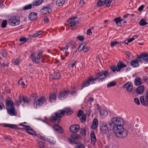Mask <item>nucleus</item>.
Instances as JSON below:
<instances>
[{
  "label": "nucleus",
  "mask_w": 148,
  "mask_h": 148,
  "mask_svg": "<svg viewBox=\"0 0 148 148\" xmlns=\"http://www.w3.org/2000/svg\"><path fill=\"white\" fill-rule=\"evenodd\" d=\"M20 23V21L16 16H12L9 20L8 23L12 26L18 25Z\"/></svg>",
  "instance_id": "7"
},
{
  "label": "nucleus",
  "mask_w": 148,
  "mask_h": 148,
  "mask_svg": "<svg viewBox=\"0 0 148 148\" xmlns=\"http://www.w3.org/2000/svg\"><path fill=\"white\" fill-rule=\"evenodd\" d=\"M38 100L39 102V104H40V105H41L42 103L46 101L45 98L43 97H42L39 99L38 98Z\"/></svg>",
  "instance_id": "35"
},
{
  "label": "nucleus",
  "mask_w": 148,
  "mask_h": 148,
  "mask_svg": "<svg viewBox=\"0 0 148 148\" xmlns=\"http://www.w3.org/2000/svg\"><path fill=\"white\" fill-rule=\"evenodd\" d=\"M37 17V13L31 12L29 16V19L32 21L35 20Z\"/></svg>",
  "instance_id": "24"
},
{
  "label": "nucleus",
  "mask_w": 148,
  "mask_h": 148,
  "mask_svg": "<svg viewBox=\"0 0 148 148\" xmlns=\"http://www.w3.org/2000/svg\"><path fill=\"white\" fill-rule=\"evenodd\" d=\"M53 128L55 131L59 133H61L63 131L62 128L58 125H55Z\"/></svg>",
  "instance_id": "26"
},
{
  "label": "nucleus",
  "mask_w": 148,
  "mask_h": 148,
  "mask_svg": "<svg viewBox=\"0 0 148 148\" xmlns=\"http://www.w3.org/2000/svg\"><path fill=\"white\" fill-rule=\"evenodd\" d=\"M32 7V5L31 4H29L24 6L23 7V9L24 10H27L31 8Z\"/></svg>",
  "instance_id": "47"
},
{
  "label": "nucleus",
  "mask_w": 148,
  "mask_h": 148,
  "mask_svg": "<svg viewBox=\"0 0 148 148\" xmlns=\"http://www.w3.org/2000/svg\"><path fill=\"white\" fill-rule=\"evenodd\" d=\"M65 1V0H56V5L58 6H61L64 4Z\"/></svg>",
  "instance_id": "32"
},
{
  "label": "nucleus",
  "mask_w": 148,
  "mask_h": 148,
  "mask_svg": "<svg viewBox=\"0 0 148 148\" xmlns=\"http://www.w3.org/2000/svg\"><path fill=\"white\" fill-rule=\"evenodd\" d=\"M79 19L76 17H74L72 18H70L67 20V22L70 24V27H72L71 29H74V27L77 26L78 23Z\"/></svg>",
  "instance_id": "3"
},
{
  "label": "nucleus",
  "mask_w": 148,
  "mask_h": 148,
  "mask_svg": "<svg viewBox=\"0 0 148 148\" xmlns=\"http://www.w3.org/2000/svg\"><path fill=\"white\" fill-rule=\"evenodd\" d=\"M86 115H85V114L83 115L82 116V117L80 119V120L81 122L82 123L86 121Z\"/></svg>",
  "instance_id": "45"
},
{
  "label": "nucleus",
  "mask_w": 148,
  "mask_h": 148,
  "mask_svg": "<svg viewBox=\"0 0 148 148\" xmlns=\"http://www.w3.org/2000/svg\"><path fill=\"white\" fill-rule=\"evenodd\" d=\"M85 45V43H83L80 45V47H82V49H83V51L85 52H86L89 49V47H86Z\"/></svg>",
  "instance_id": "33"
},
{
  "label": "nucleus",
  "mask_w": 148,
  "mask_h": 148,
  "mask_svg": "<svg viewBox=\"0 0 148 148\" xmlns=\"http://www.w3.org/2000/svg\"><path fill=\"white\" fill-rule=\"evenodd\" d=\"M103 75L104 77L99 79V82L105 80L106 79V77L108 75V71L106 70L105 71H102L96 74V75L98 78L101 77Z\"/></svg>",
  "instance_id": "6"
},
{
  "label": "nucleus",
  "mask_w": 148,
  "mask_h": 148,
  "mask_svg": "<svg viewBox=\"0 0 148 148\" xmlns=\"http://www.w3.org/2000/svg\"><path fill=\"white\" fill-rule=\"evenodd\" d=\"M27 39H26V38L25 37H23L20 38L19 40L21 42H25L27 40Z\"/></svg>",
  "instance_id": "52"
},
{
  "label": "nucleus",
  "mask_w": 148,
  "mask_h": 148,
  "mask_svg": "<svg viewBox=\"0 0 148 148\" xmlns=\"http://www.w3.org/2000/svg\"><path fill=\"white\" fill-rule=\"evenodd\" d=\"M137 58L139 60L142 59L143 60H145L147 62L148 60V54L146 53L140 54L139 55H137Z\"/></svg>",
  "instance_id": "11"
},
{
  "label": "nucleus",
  "mask_w": 148,
  "mask_h": 148,
  "mask_svg": "<svg viewBox=\"0 0 148 148\" xmlns=\"http://www.w3.org/2000/svg\"><path fill=\"white\" fill-rule=\"evenodd\" d=\"M8 113L10 116H16L17 114V112L15 110L14 107H10V108L6 109Z\"/></svg>",
  "instance_id": "14"
},
{
  "label": "nucleus",
  "mask_w": 148,
  "mask_h": 148,
  "mask_svg": "<svg viewBox=\"0 0 148 148\" xmlns=\"http://www.w3.org/2000/svg\"><path fill=\"white\" fill-rule=\"evenodd\" d=\"M8 63L7 62H4L3 64V66H1V67L2 68H3L5 66H8Z\"/></svg>",
  "instance_id": "55"
},
{
  "label": "nucleus",
  "mask_w": 148,
  "mask_h": 148,
  "mask_svg": "<svg viewBox=\"0 0 148 148\" xmlns=\"http://www.w3.org/2000/svg\"><path fill=\"white\" fill-rule=\"evenodd\" d=\"M42 52H39L36 58L34 57V54L32 53L31 55V58L33 62L36 63H38L39 62V60L40 59V57L42 56Z\"/></svg>",
  "instance_id": "8"
},
{
  "label": "nucleus",
  "mask_w": 148,
  "mask_h": 148,
  "mask_svg": "<svg viewBox=\"0 0 148 148\" xmlns=\"http://www.w3.org/2000/svg\"><path fill=\"white\" fill-rule=\"evenodd\" d=\"M5 104L6 109L10 108V107H14V103L11 100L6 99Z\"/></svg>",
  "instance_id": "21"
},
{
  "label": "nucleus",
  "mask_w": 148,
  "mask_h": 148,
  "mask_svg": "<svg viewBox=\"0 0 148 148\" xmlns=\"http://www.w3.org/2000/svg\"><path fill=\"white\" fill-rule=\"evenodd\" d=\"M145 7V6L144 5H142L141 6H140L138 8V10L139 11H141L142 10H143V9Z\"/></svg>",
  "instance_id": "58"
},
{
  "label": "nucleus",
  "mask_w": 148,
  "mask_h": 148,
  "mask_svg": "<svg viewBox=\"0 0 148 148\" xmlns=\"http://www.w3.org/2000/svg\"><path fill=\"white\" fill-rule=\"evenodd\" d=\"M108 127L109 130L110 129V130L112 128V127H114L113 126H112V125L113 124L112 123V122H110L109 121L107 122V123H106Z\"/></svg>",
  "instance_id": "40"
},
{
  "label": "nucleus",
  "mask_w": 148,
  "mask_h": 148,
  "mask_svg": "<svg viewBox=\"0 0 148 148\" xmlns=\"http://www.w3.org/2000/svg\"><path fill=\"white\" fill-rule=\"evenodd\" d=\"M144 86H141L138 87L136 89L137 92L139 94H142L144 91Z\"/></svg>",
  "instance_id": "28"
},
{
  "label": "nucleus",
  "mask_w": 148,
  "mask_h": 148,
  "mask_svg": "<svg viewBox=\"0 0 148 148\" xmlns=\"http://www.w3.org/2000/svg\"><path fill=\"white\" fill-rule=\"evenodd\" d=\"M83 113V111L81 110H79L77 114V116L78 117H80L82 115Z\"/></svg>",
  "instance_id": "51"
},
{
  "label": "nucleus",
  "mask_w": 148,
  "mask_h": 148,
  "mask_svg": "<svg viewBox=\"0 0 148 148\" xmlns=\"http://www.w3.org/2000/svg\"><path fill=\"white\" fill-rule=\"evenodd\" d=\"M98 79H99L98 78V77H97L95 75V77L94 78H93V77H88V81H90V82H92L94 81H96Z\"/></svg>",
  "instance_id": "43"
},
{
  "label": "nucleus",
  "mask_w": 148,
  "mask_h": 148,
  "mask_svg": "<svg viewBox=\"0 0 148 148\" xmlns=\"http://www.w3.org/2000/svg\"><path fill=\"white\" fill-rule=\"evenodd\" d=\"M135 83L137 86L141 84V82L140 81V78L137 77L135 79Z\"/></svg>",
  "instance_id": "38"
},
{
  "label": "nucleus",
  "mask_w": 148,
  "mask_h": 148,
  "mask_svg": "<svg viewBox=\"0 0 148 148\" xmlns=\"http://www.w3.org/2000/svg\"><path fill=\"white\" fill-rule=\"evenodd\" d=\"M123 21V20L121 19L120 17L114 19V21L117 25L119 24H121Z\"/></svg>",
  "instance_id": "37"
},
{
  "label": "nucleus",
  "mask_w": 148,
  "mask_h": 148,
  "mask_svg": "<svg viewBox=\"0 0 148 148\" xmlns=\"http://www.w3.org/2000/svg\"><path fill=\"white\" fill-rule=\"evenodd\" d=\"M44 20L45 23H47L49 22V19L48 18L45 17L44 18Z\"/></svg>",
  "instance_id": "64"
},
{
  "label": "nucleus",
  "mask_w": 148,
  "mask_h": 148,
  "mask_svg": "<svg viewBox=\"0 0 148 148\" xmlns=\"http://www.w3.org/2000/svg\"><path fill=\"white\" fill-rule=\"evenodd\" d=\"M139 24L141 26H144L147 24L146 20L144 18H142L139 22Z\"/></svg>",
  "instance_id": "36"
},
{
  "label": "nucleus",
  "mask_w": 148,
  "mask_h": 148,
  "mask_svg": "<svg viewBox=\"0 0 148 148\" xmlns=\"http://www.w3.org/2000/svg\"><path fill=\"white\" fill-rule=\"evenodd\" d=\"M40 137V138L42 140H44L46 141H49V140L48 138H45V137H44L43 136H41Z\"/></svg>",
  "instance_id": "63"
},
{
  "label": "nucleus",
  "mask_w": 148,
  "mask_h": 148,
  "mask_svg": "<svg viewBox=\"0 0 148 148\" xmlns=\"http://www.w3.org/2000/svg\"><path fill=\"white\" fill-rule=\"evenodd\" d=\"M127 65L125 64L121 61H119L117 64V72H120L121 70L124 67H127Z\"/></svg>",
  "instance_id": "15"
},
{
  "label": "nucleus",
  "mask_w": 148,
  "mask_h": 148,
  "mask_svg": "<svg viewBox=\"0 0 148 148\" xmlns=\"http://www.w3.org/2000/svg\"><path fill=\"white\" fill-rule=\"evenodd\" d=\"M23 127H25L24 129H25L27 132L32 135H36L35 134L36 132L35 131L33 130L32 129H30V127L29 126L27 125H23Z\"/></svg>",
  "instance_id": "20"
},
{
  "label": "nucleus",
  "mask_w": 148,
  "mask_h": 148,
  "mask_svg": "<svg viewBox=\"0 0 148 148\" xmlns=\"http://www.w3.org/2000/svg\"><path fill=\"white\" fill-rule=\"evenodd\" d=\"M90 137L91 143L92 145H94L95 144L96 139V137L94 132H91Z\"/></svg>",
  "instance_id": "22"
},
{
  "label": "nucleus",
  "mask_w": 148,
  "mask_h": 148,
  "mask_svg": "<svg viewBox=\"0 0 148 148\" xmlns=\"http://www.w3.org/2000/svg\"><path fill=\"white\" fill-rule=\"evenodd\" d=\"M72 113V111L68 108H66L65 109L60 111V112H55L50 117V119L51 121L54 123L57 120H58V123L61 118L64 115H67L68 114H71Z\"/></svg>",
  "instance_id": "1"
},
{
  "label": "nucleus",
  "mask_w": 148,
  "mask_h": 148,
  "mask_svg": "<svg viewBox=\"0 0 148 148\" xmlns=\"http://www.w3.org/2000/svg\"><path fill=\"white\" fill-rule=\"evenodd\" d=\"M80 138L79 135L77 134H74L71 135V138H68V141L70 143L77 144L78 140Z\"/></svg>",
  "instance_id": "4"
},
{
  "label": "nucleus",
  "mask_w": 148,
  "mask_h": 148,
  "mask_svg": "<svg viewBox=\"0 0 148 148\" xmlns=\"http://www.w3.org/2000/svg\"><path fill=\"white\" fill-rule=\"evenodd\" d=\"M100 129L101 132L104 134H106L108 132L109 129L108 128L106 123H103L100 126Z\"/></svg>",
  "instance_id": "12"
},
{
  "label": "nucleus",
  "mask_w": 148,
  "mask_h": 148,
  "mask_svg": "<svg viewBox=\"0 0 148 148\" xmlns=\"http://www.w3.org/2000/svg\"><path fill=\"white\" fill-rule=\"evenodd\" d=\"M77 38L80 41H82L84 39V37L83 36H79Z\"/></svg>",
  "instance_id": "54"
},
{
  "label": "nucleus",
  "mask_w": 148,
  "mask_h": 148,
  "mask_svg": "<svg viewBox=\"0 0 148 148\" xmlns=\"http://www.w3.org/2000/svg\"><path fill=\"white\" fill-rule=\"evenodd\" d=\"M111 121L115 126L123 125L125 123L123 119L118 118H113L111 119Z\"/></svg>",
  "instance_id": "5"
},
{
  "label": "nucleus",
  "mask_w": 148,
  "mask_h": 148,
  "mask_svg": "<svg viewBox=\"0 0 148 148\" xmlns=\"http://www.w3.org/2000/svg\"><path fill=\"white\" fill-rule=\"evenodd\" d=\"M140 101L142 104L146 106L148 104V95H146L145 98V100L144 101V96H142L140 98Z\"/></svg>",
  "instance_id": "13"
},
{
  "label": "nucleus",
  "mask_w": 148,
  "mask_h": 148,
  "mask_svg": "<svg viewBox=\"0 0 148 148\" xmlns=\"http://www.w3.org/2000/svg\"><path fill=\"white\" fill-rule=\"evenodd\" d=\"M134 102L135 103L137 104V105H139L140 104V103L139 101V100L138 99L137 97H135L134 98Z\"/></svg>",
  "instance_id": "53"
},
{
  "label": "nucleus",
  "mask_w": 148,
  "mask_h": 148,
  "mask_svg": "<svg viewBox=\"0 0 148 148\" xmlns=\"http://www.w3.org/2000/svg\"><path fill=\"white\" fill-rule=\"evenodd\" d=\"M116 84L115 82H109L107 85V87L108 88L110 87L111 86H114Z\"/></svg>",
  "instance_id": "41"
},
{
  "label": "nucleus",
  "mask_w": 148,
  "mask_h": 148,
  "mask_svg": "<svg viewBox=\"0 0 148 148\" xmlns=\"http://www.w3.org/2000/svg\"><path fill=\"white\" fill-rule=\"evenodd\" d=\"M23 101L24 102H26L27 103H28L29 101V99L27 97H23Z\"/></svg>",
  "instance_id": "49"
},
{
  "label": "nucleus",
  "mask_w": 148,
  "mask_h": 148,
  "mask_svg": "<svg viewBox=\"0 0 148 148\" xmlns=\"http://www.w3.org/2000/svg\"><path fill=\"white\" fill-rule=\"evenodd\" d=\"M52 12L51 9L49 7H46L41 10V13L43 14H49Z\"/></svg>",
  "instance_id": "19"
},
{
  "label": "nucleus",
  "mask_w": 148,
  "mask_h": 148,
  "mask_svg": "<svg viewBox=\"0 0 148 148\" xmlns=\"http://www.w3.org/2000/svg\"><path fill=\"white\" fill-rule=\"evenodd\" d=\"M71 43H68L65 46L64 48V50H68L69 46L70 45Z\"/></svg>",
  "instance_id": "56"
},
{
  "label": "nucleus",
  "mask_w": 148,
  "mask_h": 148,
  "mask_svg": "<svg viewBox=\"0 0 148 148\" xmlns=\"http://www.w3.org/2000/svg\"><path fill=\"white\" fill-rule=\"evenodd\" d=\"M87 34L89 35H91L92 34V33L91 31V29H88L87 32Z\"/></svg>",
  "instance_id": "60"
},
{
  "label": "nucleus",
  "mask_w": 148,
  "mask_h": 148,
  "mask_svg": "<svg viewBox=\"0 0 148 148\" xmlns=\"http://www.w3.org/2000/svg\"><path fill=\"white\" fill-rule=\"evenodd\" d=\"M93 124H96L98 125V121L97 119L95 118L93 120Z\"/></svg>",
  "instance_id": "62"
},
{
  "label": "nucleus",
  "mask_w": 148,
  "mask_h": 148,
  "mask_svg": "<svg viewBox=\"0 0 148 148\" xmlns=\"http://www.w3.org/2000/svg\"><path fill=\"white\" fill-rule=\"evenodd\" d=\"M110 69L114 72L115 73L116 71H117V66H112L111 67Z\"/></svg>",
  "instance_id": "48"
},
{
  "label": "nucleus",
  "mask_w": 148,
  "mask_h": 148,
  "mask_svg": "<svg viewBox=\"0 0 148 148\" xmlns=\"http://www.w3.org/2000/svg\"><path fill=\"white\" fill-rule=\"evenodd\" d=\"M69 90H64V91L61 92L59 93L58 95V98L60 99H63L66 97L69 93Z\"/></svg>",
  "instance_id": "10"
},
{
  "label": "nucleus",
  "mask_w": 148,
  "mask_h": 148,
  "mask_svg": "<svg viewBox=\"0 0 148 148\" xmlns=\"http://www.w3.org/2000/svg\"><path fill=\"white\" fill-rule=\"evenodd\" d=\"M43 1V0H36L34 1L33 3V5L37 6L41 4Z\"/></svg>",
  "instance_id": "34"
},
{
  "label": "nucleus",
  "mask_w": 148,
  "mask_h": 148,
  "mask_svg": "<svg viewBox=\"0 0 148 148\" xmlns=\"http://www.w3.org/2000/svg\"><path fill=\"white\" fill-rule=\"evenodd\" d=\"M60 76V75L58 73H54L52 75H51L50 77V79H58L59 78Z\"/></svg>",
  "instance_id": "25"
},
{
  "label": "nucleus",
  "mask_w": 148,
  "mask_h": 148,
  "mask_svg": "<svg viewBox=\"0 0 148 148\" xmlns=\"http://www.w3.org/2000/svg\"><path fill=\"white\" fill-rule=\"evenodd\" d=\"M31 96L34 99L33 102L34 107L36 108H38L39 106H40V104H39V102L38 100V97L36 93L32 94Z\"/></svg>",
  "instance_id": "9"
},
{
  "label": "nucleus",
  "mask_w": 148,
  "mask_h": 148,
  "mask_svg": "<svg viewBox=\"0 0 148 148\" xmlns=\"http://www.w3.org/2000/svg\"><path fill=\"white\" fill-rule=\"evenodd\" d=\"M42 33V32L41 31H38L36 33L32 34V36L34 37H37L41 35Z\"/></svg>",
  "instance_id": "39"
},
{
  "label": "nucleus",
  "mask_w": 148,
  "mask_h": 148,
  "mask_svg": "<svg viewBox=\"0 0 148 148\" xmlns=\"http://www.w3.org/2000/svg\"><path fill=\"white\" fill-rule=\"evenodd\" d=\"M119 44V42L117 41H115L114 42L112 41L111 43V46L112 47H113Z\"/></svg>",
  "instance_id": "44"
},
{
  "label": "nucleus",
  "mask_w": 148,
  "mask_h": 148,
  "mask_svg": "<svg viewBox=\"0 0 148 148\" xmlns=\"http://www.w3.org/2000/svg\"><path fill=\"white\" fill-rule=\"evenodd\" d=\"M106 2V0H99L97 3V5L99 7H101L105 4Z\"/></svg>",
  "instance_id": "31"
},
{
  "label": "nucleus",
  "mask_w": 148,
  "mask_h": 148,
  "mask_svg": "<svg viewBox=\"0 0 148 148\" xmlns=\"http://www.w3.org/2000/svg\"><path fill=\"white\" fill-rule=\"evenodd\" d=\"M7 24V21L6 20H3L1 25V27L2 28H5L6 27Z\"/></svg>",
  "instance_id": "46"
},
{
  "label": "nucleus",
  "mask_w": 148,
  "mask_h": 148,
  "mask_svg": "<svg viewBox=\"0 0 148 148\" xmlns=\"http://www.w3.org/2000/svg\"><path fill=\"white\" fill-rule=\"evenodd\" d=\"M142 62L141 60H139L136 58V60H134L131 62L130 64L132 66L134 67H137L139 66V62Z\"/></svg>",
  "instance_id": "17"
},
{
  "label": "nucleus",
  "mask_w": 148,
  "mask_h": 148,
  "mask_svg": "<svg viewBox=\"0 0 148 148\" xmlns=\"http://www.w3.org/2000/svg\"><path fill=\"white\" fill-rule=\"evenodd\" d=\"M87 128L85 127L81 128L80 129V132L82 134L85 135L86 134V130H87Z\"/></svg>",
  "instance_id": "42"
},
{
  "label": "nucleus",
  "mask_w": 148,
  "mask_h": 148,
  "mask_svg": "<svg viewBox=\"0 0 148 148\" xmlns=\"http://www.w3.org/2000/svg\"><path fill=\"white\" fill-rule=\"evenodd\" d=\"M90 81H88V78L87 81H85L82 84L81 86V89H82L84 87L88 86L90 84Z\"/></svg>",
  "instance_id": "27"
},
{
  "label": "nucleus",
  "mask_w": 148,
  "mask_h": 148,
  "mask_svg": "<svg viewBox=\"0 0 148 148\" xmlns=\"http://www.w3.org/2000/svg\"><path fill=\"white\" fill-rule=\"evenodd\" d=\"M112 129L117 137L123 138L127 135V131L124 128L123 125L115 126Z\"/></svg>",
  "instance_id": "2"
},
{
  "label": "nucleus",
  "mask_w": 148,
  "mask_h": 148,
  "mask_svg": "<svg viewBox=\"0 0 148 148\" xmlns=\"http://www.w3.org/2000/svg\"><path fill=\"white\" fill-rule=\"evenodd\" d=\"M100 114L101 116V117L105 118L108 115V112L107 111L105 110H102L101 111H100Z\"/></svg>",
  "instance_id": "30"
},
{
  "label": "nucleus",
  "mask_w": 148,
  "mask_h": 148,
  "mask_svg": "<svg viewBox=\"0 0 148 148\" xmlns=\"http://www.w3.org/2000/svg\"><path fill=\"white\" fill-rule=\"evenodd\" d=\"M115 1L114 0H106L105 5L107 7L110 6V5L112 3V5H113L115 3Z\"/></svg>",
  "instance_id": "29"
},
{
  "label": "nucleus",
  "mask_w": 148,
  "mask_h": 148,
  "mask_svg": "<svg viewBox=\"0 0 148 148\" xmlns=\"http://www.w3.org/2000/svg\"><path fill=\"white\" fill-rule=\"evenodd\" d=\"M79 129V126L76 124L73 125L70 127V130L71 132L76 133L77 132Z\"/></svg>",
  "instance_id": "18"
},
{
  "label": "nucleus",
  "mask_w": 148,
  "mask_h": 148,
  "mask_svg": "<svg viewBox=\"0 0 148 148\" xmlns=\"http://www.w3.org/2000/svg\"><path fill=\"white\" fill-rule=\"evenodd\" d=\"M17 126L14 124H9V127L12 128H16Z\"/></svg>",
  "instance_id": "57"
},
{
  "label": "nucleus",
  "mask_w": 148,
  "mask_h": 148,
  "mask_svg": "<svg viewBox=\"0 0 148 148\" xmlns=\"http://www.w3.org/2000/svg\"><path fill=\"white\" fill-rule=\"evenodd\" d=\"M19 63V60L17 59L14 62V63L15 65H18Z\"/></svg>",
  "instance_id": "59"
},
{
  "label": "nucleus",
  "mask_w": 148,
  "mask_h": 148,
  "mask_svg": "<svg viewBox=\"0 0 148 148\" xmlns=\"http://www.w3.org/2000/svg\"><path fill=\"white\" fill-rule=\"evenodd\" d=\"M3 138L9 140H12V138L9 136L4 135L3 136Z\"/></svg>",
  "instance_id": "50"
},
{
  "label": "nucleus",
  "mask_w": 148,
  "mask_h": 148,
  "mask_svg": "<svg viewBox=\"0 0 148 148\" xmlns=\"http://www.w3.org/2000/svg\"><path fill=\"white\" fill-rule=\"evenodd\" d=\"M75 148H85V147L83 145L81 144L77 146Z\"/></svg>",
  "instance_id": "61"
},
{
  "label": "nucleus",
  "mask_w": 148,
  "mask_h": 148,
  "mask_svg": "<svg viewBox=\"0 0 148 148\" xmlns=\"http://www.w3.org/2000/svg\"><path fill=\"white\" fill-rule=\"evenodd\" d=\"M56 96L54 93L50 94L49 97V101L51 102H53L56 100Z\"/></svg>",
  "instance_id": "23"
},
{
  "label": "nucleus",
  "mask_w": 148,
  "mask_h": 148,
  "mask_svg": "<svg viewBox=\"0 0 148 148\" xmlns=\"http://www.w3.org/2000/svg\"><path fill=\"white\" fill-rule=\"evenodd\" d=\"M123 87L126 88V90L127 92H130L133 88L132 84L131 82H128L124 85Z\"/></svg>",
  "instance_id": "16"
}]
</instances>
